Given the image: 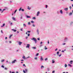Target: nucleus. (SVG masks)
Here are the masks:
<instances>
[{"label": "nucleus", "instance_id": "nucleus-15", "mask_svg": "<svg viewBox=\"0 0 73 73\" xmlns=\"http://www.w3.org/2000/svg\"><path fill=\"white\" fill-rule=\"evenodd\" d=\"M12 36H13V35H11L10 36H9V38H11V37H12Z\"/></svg>", "mask_w": 73, "mask_h": 73}, {"label": "nucleus", "instance_id": "nucleus-6", "mask_svg": "<svg viewBox=\"0 0 73 73\" xmlns=\"http://www.w3.org/2000/svg\"><path fill=\"white\" fill-rule=\"evenodd\" d=\"M36 31L38 34H39V31H38V29H37Z\"/></svg>", "mask_w": 73, "mask_h": 73}, {"label": "nucleus", "instance_id": "nucleus-4", "mask_svg": "<svg viewBox=\"0 0 73 73\" xmlns=\"http://www.w3.org/2000/svg\"><path fill=\"white\" fill-rule=\"evenodd\" d=\"M70 64H72V63H73V61L71 60L70 62Z\"/></svg>", "mask_w": 73, "mask_h": 73}, {"label": "nucleus", "instance_id": "nucleus-18", "mask_svg": "<svg viewBox=\"0 0 73 73\" xmlns=\"http://www.w3.org/2000/svg\"><path fill=\"white\" fill-rule=\"evenodd\" d=\"M60 13L61 14H62V10L60 11Z\"/></svg>", "mask_w": 73, "mask_h": 73}, {"label": "nucleus", "instance_id": "nucleus-50", "mask_svg": "<svg viewBox=\"0 0 73 73\" xmlns=\"http://www.w3.org/2000/svg\"><path fill=\"white\" fill-rule=\"evenodd\" d=\"M40 44H42V42H40Z\"/></svg>", "mask_w": 73, "mask_h": 73}, {"label": "nucleus", "instance_id": "nucleus-62", "mask_svg": "<svg viewBox=\"0 0 73 73\" xmlns=\"http://www.w3.org/2000/svg\"><path fill=\"white\" fill-rule=\"evenodd\" d=\"M24 61V60H21V61Z\"/></svg>", "mask_w": 73, "mask_h": 73}, {"label": "nucleus", "instance_id": "nucleus-32", "mask_svg": "<svg viewBox=\"0 0 73 73\" xmlns=\"http://www.w3.org/2000/svg\"><path fill=\"white\" fill-rule=\"evenodd\" d=\"M45 50L47 49V48L46 47V46H45Z\"/></svg>", "mask_w": 73, "mask_h": 73}, {"label": "nucleus", "instance_id": "nucleus-51", "mask_svg": "<svg viewBox=\"0 0 73 73\" xmlns=\"http://www.w3.org/2000/svg\"><path fill=\"white\" fill-rule=\"evenodd\" d=\"M57 54H59V52H57Z\"/></svg>", "mask_w": 73, "mask_h": 73}, {"label": "nucleus", "instance_id": "nucleus-27", "mask_svg": "<svg viewBox=\"0 0 73 73\" xmlns=\"http://www.w3.org/2000/svg\"><path fill=\"white\" fill-rule=\"evenodd\" d=\"M68 66H69L70 67H72V65H70V64H68Z\"/></svg>", "mask_w": 73, "mask_h": 73}, {"label": "nucleus", "instance_id": "nucleus-13", "mask_svg": "<svg viewBox=\"0 0 73 73\" xmlns=\"http://www.w3.org/2000/svg\"><path fill=\"white\" fill-rule=\"evenodd\" d=\"M68 8H65L64 9V10L65 11H68Z\"/></svg>", "mask_w": 73, "mask_h": 73}, {"label": "nucleus", "instance_id": "nucleus-21", "mask_svg": "<svg viewBox=\"0 0 73 73\" xmlns=\"http://www.w3.org/2000/svg\"><path fill=\"white\" fill-rule=\"evenodd\" d=\"M27 18H31V17L29 16H27Z\"/></svg>", "mask_w": 73, "mask_h": 73}, {"label": "nucleus", "instance_id": "nucleus-11", "mask_svg": "<svg viewBox=\"0 0 73 73\" xmlns=\"http://www.w3.org/2000/svg\"><path fill=\"white\" fill-rule=\"evenodd\" d=\"M72 15V13H70L69 14V16H71Z\"/></svg>", "mask_w": 73, "mask_h": 73}, {"label": "nucleus", "instance_id": "nucleus-34", "mask_svg": "<svg viewBox=\"0 0 73 73\" xmlns=\"http://www.w3.org/2000/svg\"><path fill=\"white\" fill-rule=\"evenodd\" d=\"M27 32H28V33H31V31H27Z\"/></svg>", "mask_w": 73, "mask_h": 73}, {"label": "nucleus", "instance_id": "nucleus-37", "mask_svg": "<svg viewBox=\"0 0 73 73\" xmlns=\"http://www.w3.org/2000/svg\"><path fill=\"white\" fill-rule=\"evenodd\" d=\"M23 72H24V73H25V70H23Z\"/></svg>", "mask_w": 73, "mask_h": 73}, {"label": "nucleus", "instance_id": "nucleus-33", "mask_svg": "<svg viewBox=\"0 0 73 73\" xmlns=\"http://www.w3.org/2000/svg\"><path fill=\"white\" fill-rule=\"evenodd\" d=\"M23 66H25V67H26V66L25 65V64H23Z\"/></svg>", "mask_w": 73, "mask_h": 73}, {"label": "nucleus", "instance_id": "nucleus-57", "mask_svg": "<svg viewBox=\"0 0 73 73\" xmlns=\"http://www.w3.org/2000/svg\"><path fill=\"white\" fill-rule=\"evenodd\" d=\"M5 39H7V37H5Z\"/></svg>", "mask_w": 73, "mask_h": 73}, {"label": "nucleus", "instance_id": "nucleus-54", "mask_svg": "<svg viewBox=\"0 0 73 73\" xmlns=\"http://www.w3.org/2000/svg\"><path fill=\"white\" fill-rule=\"evenodd\" d=\"M58 50V49H57V48H56L55 50V51H56V50Z\"/></svg>", "mask_w": 73, "mask_h": 73}, {"label": "nucleus", "instance_id": "nucleus-56", "mask_svg": "<svg viewBox=\"0 0 73 73\" xmlns=\"http://www.w3.org/2000/svg\"><path fill=\"white\" fill-rule=\"evenodd\" d=\"M28 24H29V25H30V22H29L28 23Z\"/></svg>", "mask_w": 73, "mask_h": 73}, {"label": "nucleus", "instance_id": "nucleus-12", "mask_svg": "<svg viewBox=\"0 0 73 73\" xmlns=\"http://www.w3.org/2000/svg\"><path fill=\"white\" fill-rule=\"evenodd\" d=\"M21 44H22V42H19V45H21Z\"/></svg>", "mask_w": 73, "mask_h": 73}, {"label": "nucleus", "instance_id": "nucleus-60", "mask_svg": "<svg viewBox=\"0 0 73 73\" xmlns=\"http://www.w3.org/2000/svg\"><path fill=\"white\" fill-rule=\"evenodd\" d=\"M48 44H49V40L48 41Z\"/></svg>", "mask_w": 73, "mask_h": 73}, {"label": "nucleus", "instance_id": "nucleus-59", "mask_svg": "<svg viewBox=\"0 0 73 73\" xmlns=\"http://www.w3.org/2000/svg\"><path fill=\"white\" fill-rule=\"evenodd\" d=\"M62 52H64V51L62 50Z\"/></svg>", "mask_w": 73, "mask_h": 73}, {"label": "nucleus", "instance_id": "nucleus-53", "mask_svg": "<svg viewBox=\"0 0 73 73\" xmlns=\"http://www.w3.org/2000/svg\"><path fill=\"white\" fill-rule=\"evenodd\" d=\"M28 9H30V8H29V6H28Z\"/></svg>", "mask_w": 73, "mask_h": 73}, {"label": "nucleus", "instance_id": "nucleus-8", "mask_svg": "<svg viewBox=\"0 0 73 73\" xmlns=\"http://www.w3.org/2000/svg\"><path fill=\"white\" fill-rule=\"evenodd\" d=\"M12 19H13V20H14L15 21H16V20L15 19H16V18H14L13 17L12 18Z\"/></svg>", "mask_w": 73, "mask_h": 73}, {"label": "nucleus", "instance_id": "nucleus-36", "mask_svg": "<svg viewBox=\"0 0 73 73\" xmlns=\"http://www.w3.org/2000/svg\"><path fill=\"white\" fill-rule=\"evenodd\" d=\"M69 8L70 9H72V7H71V6H70Z\"/></svg>", "mask_w": 73, "mask_h": 73}, {"label": "nucleus", "instance_id": "nucleus-38", "mask_svg": "<svg viewBox=\"0 0 73 73\" xmlns=\"http://www.w3.org/2000/svg\"><path fill=\"white\" fill-rule=\"evenodd\" d=\"M5 70H7V68H5Z\"/></svg>", "mask_w": 73, "mask_h": 73}, {"label": "nucleus", "instance_id": "nucleus-44", "mask_svg": "<svg viewBox=\"0 0 73 73\" xmlns=\"http://www.w3.org/2000/svg\"><path fill=\"white\" fill-rule=\"evenodd\" d=\"M54 71H53L52 72V73H54Z\"/></svg>", "mask_w": 73, "mask_h": 73}, {"label": "nucleus", "instance_id": "nucleus-3", "mask_svg": "<svg viewBox=\"0 0 73 73\" xmlns=\"http://www.w3.org/2000/svg\"><path fill=\"white\" fill-rule=\"evenodd\" d=\"M15 61H16V60H14L12 62V64H13V63H15Z\"/></svg>", "mask_w": 73, "mask_h": 73}, {"label": "nucleus", "instance_id": "nucleus-47", "mask_svg": "<svg viewBox=\"0 0 73 73\" xmlns=\"http://www.w3.org/2000/svg\"><path fill=\"white\" fill-rule=\"evenodd\" d=\"M22 11H24V9H22Z\"/></svg>", "mask_w": 73, "mask_h": 73}, {"label": "nucleus", "instance_id": "nucleus-28", "mask_svg": "<svg viewBox=\"0 0 73 73\" xmlns=\"http://www.w3.org/2000/svg\"><path fill=\"white\" fill-rule=\"evenodd\" d=\"M1 67H2V68H4V66H3V65L2 66H1Z\"/></svg>", "mask_w": 73, "mask_h": 73}, {"label": "nucleus", "instance_id": "nucleus-20", "mask_svg": "<svg viewBox=\"0 0 73 73\" xmlns=\"http://www.w3.org/2000/svg\"><path fill=\"white\" fill-rule=\"evenodd\" d=\"M42 68H44V67L43 66H42L41 67V68L42 69Z\"/></svg>", "mask_w": 73, "mask_h": 73}, {"label": "nucleus", "instance_id": "nucleus-25", "mask_svg": "<svg viewBox=\"0 0 73 73\" xmlns=\"http://www.w3.org/2000/svg\"><path fill=\"white\" fill-rule=\"evenodd\" d=\"M21 7L20 9L19 10V11H21Z\"/></svg>", "mask_w": 73, "mask_h": 73}, {"label": "nucleus", "instance_id": "nucleus-49", "mask_svg": "<svg viewBox=\"0 0 73 73\" xmlns=\"http://www.w3.org/2000/svg\"><path fill=\"white\" fill-rule=\"evenodd\" d=\"M21 31H23V29L22 28H21Z\"/></svg>", "mask_w": 73, "mask_h": 73}, {"label": "nucleus", "instance_id": "nucleus-52", "mask_svg": "<svg viewBox=\"0 0 73 73\" xmlns=\"http://www.w3.org/2000/svg\"><path fill=\"white\" fill-rule=\"evenodd\" d=\"M65 44H66L65 43H63V45H65Z\"/></svg>", "mask_w": 73, "mask_h": 73}, {"label": "nucleus", "instance_id": "nucleus-2", "mask_svg": "<svg viewBox=\"0 0 73 73\" xmlns=\"http://www.w3.org/2000/svg\"><path fill=\"white\" fill-rule=\"evenodd\" d=\"M30 44H27V45L26 46V48H29V46H30Z\"/></svg>", "mask_w": 73, "mask_h": 73}, {"label": "nucleus", "instance_id": "nucleus-29", "mask_svg": "<svg viewBox=\"0 0 73 73\" xmlns=\"http://www.w3.org/2000/svg\"><path fill=\"white\" fill-rule=\"evenodd\" d=\"M33 19H34V20L36 19V18L35 17H33Z\"/></svg>", "mask_w": 73, "mask_h": 73}, {"label": "nucleus", "instance_id": "nucleus-41", "mask_svg": "<svg viewBox=\"0 0 73 73\" xmlns=\"http://www.w3.org/2000/svg\"><path fill=\"white\" fill-rule=\"evenodd\" d=\"M28 36H30V34H28Z\"/></svg>", "mask_w": 73, "mask_h": 73}, {"label": "nucleus", "instance_id": "nucleus-40", "mask_svg": "<svg viewBox=\"0 0 73 73\" xmlns=\"http://www.w3.org/2000/svg\"><path fill=\"white\" fill-rule=\"evenodd\" d=\"M34 59L35 60H37V58H35Z\"/></svg>", "mask_w": 73, "mask_h": 73}, {"label": "nucleus", "instance_id": "nucleus-16", "mask_svg": "<svg viewBox=\"0 0 73 73\" xmlns=\"http://www.w3.org/2000/svg\"><path fill=\"white\" fill-rule=\"evenodd\" d=\"M5 26V24H3V25L1 26V27H4Z\"/></svg>", "mask_w": 73, "mask_h": 73}, {"label": "nucleus", "instance_id": "nucleus-17", "mask_svg": "<svg viewBox=\"0 0 73 73\" xmlns=\"http://www.w3.org/2000/svg\"><path fill=\"white\" fill-rule=\"evenodd\" d=\"M23 58V59H25V56H23L22 57Z\"/></svg>", "mask_w": 73, "mask_h": 73}, {"label": "nucleus", "instance_id": "nucleus-64", "mask_svg": "<svg viewBox=\"0 0 73 73\" xmlns=\"http://www.w3.org/2000/svg\"><path fill=\"white\" fill-rule=\"evenodd\" d=\"M10 73H12V72L11 71H10Z\"/></svg>", "mask_w": 73, "mask_h": 73}, {"label": "nucleus", "instance_id": "nucleus-55", "mask_svg": "<svg viewBox=\"0 0 73 73\" xmlns=\"http://www.w3.org/2000/svg\"><path fill=\"white\" fill-rule=\"evenodd\" d=\"M33 27H35V26L34 25H33Z\"/></svg>", "mask_w": 73, "mask_h": 73}, {"label": "nucleus", "instance_id": "nucleus-42", "mask_svg": "<svg viewBox=\"0 0 73 73\" xmlns=\"http://www.w3.org/2000/svg\"><path fill=\"white\" fill-rule=\"evenodd\" d=\"M45 60L46 61V60H48V58H46L45 59Z\"/></svg>", "mask_w": 73, "mask_h": 73}, {"label": "nucleus", "instance_id": "nucleus-23", "mask_svg": "<svg viewBox=\"0 0 73 73\" xmlns=\"http://www.w3.org/2000/svg\"><path fill=\"white\" fill-rule=\"evenodd\" d=\"M38 54H39V53H37L36 54V56H38Z\"/></svg>", "mask_w": 73, "mask_h": 73}, {"label": "nucleus", "instance_id": "nucleus-7", "mask_svg": "<svg viewBox=\"0 0 73 73\" xmlns=\"http://www.w3.org/2000/svg\"><path fill=\"white\" fill-rule=\"evenodd\" d=\"M12 31H14L15 32H16V30H14V29H12Z\"/></svg>", "mask_w": 73, "mask_h": 73}, {"label": "nucleus", "instance_id": "nucleus-19", "mask_svg": "<svg viewBox=\"0 0 73 73\" xmlns=\"http://www.w3.org/2000/svg\"><path fill=\"white\" fill-rule=\"evenodd\" d=\"M32 48H33V49H36V47H32Z\"/></svg>", "mask_w": 73, "mask_h": 73}, {"label": "nucleus", "instance_id": "nucleus-48", "mask_svg": "<svg viewBox=\"0 0 73 73\" xmlns=\"http://www.w3.org/2000/svg\"><path fill=\"white\" fill-rule=\"evenodd\" d=\"M1 32L2 33H3V30H1Z\"/></svg>", "mask_w": 73, "mask_h": 73}, {"label": "nucleus", "instance_id": "nucleus-43", "mask_svg": "<svg viewBox=\"0 0 73 73\" xmlns=\"http://www.w3.org/2000/svg\"><path fill=\"white\" fill-rule=\"evenodd\" d=\"M61 54H60L59 55V57H60V56H61Z\"/></svg>", "mask_w": 73, "mask_h": 73}, {"label": "nucleus", "instance_id": "nucleus-30", "mask_svg": "<svg viewBox=\"0 0 73 73\" xmlns=\"http://www.w3.org/2000/svg\"><path fill=\"white\" fill-rule=\"evenodd\" d=\"M31 23H34V21H31Z\"/></svg>", "mask_w": 73, "mask_h": 73}, {"label": "nucleus", "instance_id": "nucleus-24", "mask_svg": "<svg viewBox=\"0 0 73 73\" xmlns=\"http://www.w3.org/2000/svg\"><path fill=\"white\" fill-rule=\"evenodd\" d=\"M65 67L66 68V67H67V65L66 64L65 65Z\"/></svg>", "mask_w": 73, "mask_h": 73}, {"label": "nucleus", "instance_id": "nucleus-61", "mask_svg": "<svg viewBox=\"0 0 73 73\" xmlns=\"http://www.w3.org/2000/svg\"><path fill=\"white\" fill-rule=\"evenodd\" d=\"M17 33H19V31H17Z\"/></svg>", "mask_w": 73, "mask_h": 73}, {"label": "nucleus", "instance_id": "nucleus-46", "mask_svg": "<svg viewBox=\"0 0 73 73\" xmlns=\"http://www.w3.org/2000/svg\"><path fill=\"white\" fill-rule=\"evenodd\" d=\"M25 71L26 72H27V69H25Z\"/></svg>", "mask_w": 73, "mask_h": 73}, {"label": "nucleus", "instance_id": "nucleus-26", "mask_svg": "<svg viewBox=\"0 0 73 73\" xmlns=\"http://www.w3.org/2000/svg\"><path fill=\"white\" fill-rule=\"evenodd\" d=\"M17 10H16L14 12V13H16V12H17Z\"/></svg>", "mask_w": 73, "mask_h": 73}, {"label": "nucleus", "instance_id": "nucleus-9", "mask_svg": "<svg viewBox=\"0 0 73 73\" xmlns=\"http://www.w3.org/2000/svg\"><path fill=\"white\" fill-rule=\"evenodd\" d=\"M52 63L53 64V63H54V62H55L54 61V60H52Z\"/></svg>", "mask_w": 73, "mask_h": 73}, {"label": "nucleus", "instance_id": "nucleus-39", "mask_svg": "<svg viewBox=\"0 0 73 73\" xmlns=\"http://www.w3.org/2000/svg\"><path fill=\"white\" fill-rule=\"evenodd\" d=\"M47 7H48V5H46V8H47Z\"/></svg>", "mask_w": 73, "mask_h": 73}, {"label": "nucleus", "instance_id": "nucleus-31", "mask_svg": "<svg viewBox=\"0 0 73 73\" xmlns=\"http://www.w3.org/2000/svg\"><path fill=\"white\" fill-rule=\"evenodd\" d=\"M67 39H68V38H65L64 39V40H67Z\"/></svg>", "mask_w": 73, "mask_h": 73}, {"label": "nucleus", "instance_id": "nucleus-45", "mask_svg": "<svg viewBox=\"0 0 73 73\" xmlns=\"http://www.w3.org/2000/svg\"><path fill=\"white\" fill-rule=\"evenodd\" d=\"M37 40H40V38H37Z\"/></svg>", "mask_w": 73, "mask_h": 73}, {"label": "nucleus", "instance_id": "nucleus-1", "mask_svg": "<svg viewBox=\"0 0 73 73\" xmlns=\"http://www.w3.org/2000/svg\"><path fill=\"white\" fill-rule=\"evenodd\" d=\"M32 40H34V41L35 42V43L37 42V40H36V38H33L32 39H31Z\"/></svg>", "mask_w": 73, "mask_h": 73}, {"label": "nucleus", "instance_id": "nucleus-63", "mask_svg": "<svg viewBox=\"0 0 73 73\" xmlns=\"http://www.w3.org/2000/svg\"><path fill=\"white\" fill-rule=\"evenodd\" d=\"M16 73H19V72L17 71Z\"/></svg>", "mask_w": 73, "mask_h": 73}, {"label": "nucleus", "instance_id": "nucleus-5", "mask_svg": "<svg viewBox=\"0 0 73 73\" xmlns=\"http://www.w3.org/2000/svg\"><path fill=\"white\" fill-rule=\"evenodd\" d=\"M38 14H40V12L38 11L37 13L36 16H38Z\"/></svg>", "mask_w": 73, "mask_h": 73}, {"label": "nucleus", "instance_id": "nucleus-22", "mask_svg": "<svg viewBox=\"0 0 73 73\" xmlns=\"http://www.w3.org/2000/svg\"><path fill=\"white\" fill-rule=\"evenodd\" d=\"M23 26L24 27H26V25H25V24H23Z\"/></svg>", "mask_w": 73, "mask_h": 73}, {"label": "nucleus", "instance_id": "nucleus-14", "mask_svg": "<svg viewBox=\"0 0 73 73\" xmlns=\"http://www.w3.org/2000/svg\"><path fill=\"white\" fill-rule=\"evenodd\" d=\"M5 9H3L2 11H1V13H3V12H4V11H5Z\"/></svg>", "mask_w": 73, "mask_h": 73}, {"label": "nucleus", "instance_id": "nucleus-10", "mask_svg": "<svg viewBox=\"0 0 73 73\" xmlns=\"http://www.w3.org/2000/svg\"><path fill=\"white\" fill-rule=\"evenodd\" d=\"M40 60H41V61L43 60V58H42V57L41 56Z\"/></svg>", "mask_w": 73, "mask_h": 73}, {"label": "nucleus", "instance_id": "nucleus-58", "mask_svg": "<svg viewBox=\"0 0 73 73\" xmlns=\"http://www.w3.org/2000/svg\"><path fill=\"white\" fill-rule=\"evenodd\" d=\"M12 24V23H10V25H11Z\"/></svg>", "mask_w": 73, "mask_h": 73}, {"label": "nucleus", "instance_id": "nucleus-35", "mask_svg": "<svg viewBox=\"0 0 73 73\" xmlns=\"http://www.w3.org/2000/svg\"><path fill=\"white\" fill-rule=\"evenodd\" d=\"M4 60H2L1 62H4Z\"/></svg>", "mask_w": 73, "mask_h": 73}]
</instances>
